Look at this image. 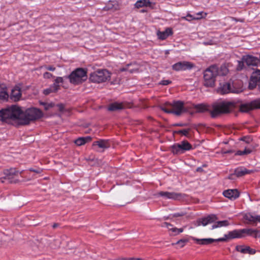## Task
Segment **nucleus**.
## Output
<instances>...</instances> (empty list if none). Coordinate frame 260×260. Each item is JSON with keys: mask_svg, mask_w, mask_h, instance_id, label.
I'll use <instances>...</instances> for the list:
<instances>
[{"mask_svg": "<svg viewBox=\"0 0 260 260\" xmlns=\"http://www.w3.org/2000/svg\"><path fill=\"white\" fill-rule=\"evenodd\" d=\"M5 176L1 178V182L4 183V180H7L10 183H16L18 181L19 172L15 168H11L4 171Z\"/></svg>", "mask_w": 260, "mask_h": 260, "instance_id": "nucleus-9", "label": "nucleus"}, {"mask_svg": "<svg viewBox=\"0 0 260 260\" xmlns=\"http://www.w3.org/2000/svg\"><path fill=\"white\" fill-rule=\"evenodd\" d=\"M43 77L45 79H49L53 77V75L52 74L49 73V72H45L43 74Z\"/></svg>", "mask_w": 260, "mask_h": 260, "instance_id": "nucleus-45", "label": "nucleus"}, {"mask_svg": "<svg viewBox=\"0 0 260 260\" xmlns=\"http://www.w3.org/2000/svg\"><path fill=\"white\" fill-rule=\"evenodd\" d=\"M160 226L161 227H166V226H171V223H168V222H164L162 223Z\"/></svg>", "mask_w": 260, "mask_h": 260, "instance_id": "nucleus-53", "label": "nucleus"}, {"mask_svg": "<svg viewBox=\"0 0 260 260\" xmlns=\"http://www.w3.org/2000/svg\"><path fill=\"white\" fill-rule=\"evenodd\" d=\"M194 67V64L189 61H179L172 66L173 70L176 71H185L190 70Z\"/></svg>", "mask_w": 260, "mask_h": 260, "instance_id": "nucleus-11", "label": "nucleus"}, {"mask_svg": "<svg viewBox=\"0 0 260 260\" xmlns=\"http://www.w3.org/2000/svg\"><path fill=\"white\" fill-rule=\"evenodd\" d=\"M257 146L256 144H250L248 147H245V149L243 151H237L235 155H244L251 153L253 150Z\"/></svg>", "mask_w": 260, "mask_h": 260, "instance_id": "nucleus-23", "label": "nucleus"}, {"mask_svg": "<svg viewBox=\"0 0 260 260\" xmlns=\"http://www.w3.org/2000/svg\"><path fill=\"white\" fill-rule=\"evenodd\" d=\"M236 238H242L241 229L230 231L227 234L224 235V237L220 238V239H224V241H226L227 240Z\"/></svg>", "mask_w": 260, "mask_h": 260, "instance_id": "nucleus-15", "label": "nucleus"}, {"mask_svg": "<svg viewBox=\"0 0 260 260\" xmlns=\"http://www.w3.org/2000/svg\"><path fill=\"white\" fill-rule=\"evenodd\" d=\"M191 239L197 244L202 245H208L211 244L214 242H224V239H212V238H203L198 239L195 237H191Z\"/></svg>", "mask_w": 260, "mask_h": 260, "instance_id": "nucleus-12", "label": "nucleus"}, {"mask_svg": "<svg viewBox=\"0 0 260 260\" xmlns=\"http://www.w3.org/2000/svg\"><path fill=\"white\" fill-rule=\"evenodd\" d=\"M158 37L159 39L161 40H165L168 38V35H166L164 31L163 32H159L157 34Z\"/></svg>", "mask_w": 260, "mask_h": 260, "instance_id": "nucleus-36", "label": "nucleus"}, {"mask_svg": "<svg viewBox=\"0 0 260 260\" xmlns=\"http://www.w3.org/2000/svg\"><path fill=\"white\" fill-rule=\"evenodd\" d=\"M92 145L93 146H98L99 148L102 149V150H99V151L103 152L105 149L110 147V144L108 140L100 139L94 142Z\"/></svg>", "mask_w": 260, "mask_h": 260, "instance_id": "nucleus-17", "label": "nucleus"}, {"mask_svg": "<svg viewBox=\"0 0 260 260\" xmlns=\"http://www.w3.org/2000/svg\"><path fill=\"white\" fill-rule=\"evenodd\" d=\"M260 81V70H256L251 76L249 86L252 88L255 86L256 84Z\"/></svg>", "mask_w": 260, "mask_h": 260, "instance_id": "nucleus-20", "label": "nucleus"}, {"mask_svg": "<svg viewBox=\"0 0 260 260\" xmlns=\"http://www.w3.org/2000/svg\"><path fill=\"white\" fill-rule=\"evenodd\" d=\"M133 65L132 63H129L126 64L125 67H123L120 69V71L121 72H124V71H128L129 73H133L134 72H137L138 71L137 69L136 68H133V69H129V67L130 66H132Z\"/></svg>", "mask_w": 260, "mask_h": 260, "instance_id": "nucleus-32", "label": "nucleus"}, {"mask_svg": "<svg viewBox=\"0 0 260 260\" xmlns=\"http://www.w3.org/2000/svg\"><path fill=\"white\" fill-rule=\"evenodd\" d=\"M175 126H185L187 125V123H177L173 124Z\"/></svg>", "mask_w": 260, "mask_h": 260, "instance_id": "nucleus-50", "label": "nucleus"}, {"mask_svg": "<svg viewBox=\"0 0 260 260\" xmlns=\"http://www.w3.org/2000/svg\"><path fill=\"white\" fill-rule=\"evenodd\" d=\"M141 12H145V11L144 10H142Z\"/></svg>", "mask_w": 260, "mask_h": 260, "instance_id": "nucleus-59", "label": "nucleus"}, {"mask_svg": "<svg viewBox=\"0 0 260 260\" xmlns=\"http://www.w3.org/2000/svg\"><path fill=\"white\" fill-rule=\"evenodd\" d=\"M52 92H55V91L53 90L51 86L49 88L44 89L43 91V93L45 95H48Z\"/></svg>", "mask_w": 260, "mask_h": 260, "instance_id": "nucleus-37", "label": "nucleus"}, {"mask_svg": "<svg viewBox=\"0 0 260 260\" xmlns=\"http://www.w3.org/2000/svg\"><path fill=\"white\" fill-rule=\"evenodd\" d=\"M255 109H260V98L250 102L242 104L240 107V111L243 112H247Z\"/></svg>", "mask_w": 260, "mask_h": 260, "instance_id": "nucleus-10", "label": "nucleus"}, {"mask_svg": "<svg viewBox=\"0 0 260 260\" xmlns=\"http://www.w3.org/2000/svg\"><path fill=\"white\" fill-rule=\"evenodd\" d=\"M182 19L188 21H191L192 20H198L200 19V17H196L194 15H192L190 14H188L186 16L182 17Z\"/></svg>", "mask_w": 260, "mask_h": 260, "instance_id": "nucleus-34", "label": "nucleus"}, {"mask_svg": "<svg viewBox=\"0 0 260 260\" xmlns=\"http://www.w3.org/2000/svg\"><path fill=\"white\" fill-rule=\"evenodd\" d=\"M233 176V175H231V176H230L229 177V179H233V177H232V176Z\"/></svg>", "mask_w": 260, "mask_h": 260, "instance_id": "nucleus-57", "label": "nucleus"}, {"mask_svg": "<svg viewBox=\"0 0 260 260\" xmlns=\"http://www.w3.org/2000/svg\"><path fill=\"white\" fill-rule=\"evenodd\" d=\"M235 250L243 254H254L256 252L254 249L245 245H237L235 247Z\"/></svg>", "mask_w": 260, "mask_h": 260, "instance_id": "nucleus-16", "label": "nucleus"}, {"mask_svg": "<svg viewBox=\"0 0 260 260\" xmlns=\"http://www.w3.org/2000/svg\"><path fill=\"white\" fill-rule=\"evenodd\" d=\"M244 63L245 62L243 61L242 59L241 61H238V64L237 67V69L239 71L242 70L244 67Z\"/></svg>", "mask_w": 260, "mask_h": 260, "instance_id": "nucleus-38", "label": "nucleus"}, {"mask_svg": "<svg viewBox=\"0 0 260 260\" xmlns=\"http://www.w3.org/2000/svg\"><path fill=\"white\" fill-rule=\"evenodd\" d=\"M166 228H168L169 229V230L171 231V228H173V225L171 224V226H166Z\"/></svg>", "mask_w": 260, "mask_h": 260, "instance_id": "nucleus-55", "label": "nucleus"}, {"mask_svg": "<svg viewBox=\"0 0 260 260\" xmlns=\"http://www.w3.org/2000/svg\"><path fill=\"white\" fill-rule=\"evenodd\" d=\"M234 103L227 101L216 102L213 104L211 106L204 104L193 105V107L196 110L197 112L204 113L205 112H209L213 118H215L222 114H226L231 112L234 108Z\"/></svg>", "mask_w": 260, "mask_h": 260, "instance_id": "nucleus-2", "label": "nucleus"}, {"mask_svg": "<svg viewBox=\"0 0 260 260\" xmlns=\"http://www.w3.org/2000/svg\"><path fill=\"white\" fill-rule=\"evenodd\" d=\"M217 220V217L214 214H211L206 217L199 218L197 220L196 225L197 226H206L208 224L214 223L212 225V230L214 229L221 228L223 226H227L230 225V223L228 220H224L222 221H216Z\"/></svg>", "mask_w": 260, "mask_h": 260, "instance_id": "nucleus-3", "label": "nucleus"}, {"mask_svg": "<svg viewBox=\"0 0 260 260\" xmlns=\"http://www.w3.org/2000/svg\"><path fill=\"white\" fill-rule=\"evenodd\" d=\"M66 78L69 79L71 83L78 85L86 80L87 72L85 70L82 68H77Z\"/></svg>", "mask_w": 260, "mask_h": 260, "instance_id": "nucleus-5", "label": "nucleus"}, {"mask_svg": "<svg viewBox=\"0 0 260 260\" xmlns=\"http://www.w3.org/2000/svg\"><path fill=\"white\" fill-rule=\"evenodd\" d=\"M242 141H244L245 143L250 144L252 141V139L250 137H244L241 139Z\"/></svg>", "mask_w": 260, "mask_h": 260, "instance_id": "nucleus-41", "label": "nucleus"}, {"mask_svg": "<svg viewBox=\"0 0 260 260\" xmlns=\"http://www.w3.org/2000/svg\"><path fill=\"white\" fill-rule=\"evenodd\" d=\"M244 218L249 223L256 225L257 222H260V215H253L250 213H246L244 215Z\"/></svg>", "mask_w": 260, "mask_h": 260, "instance_id": "nucleus-22", "label": "nucleus"}, {"mask_svg": "<svg viewBox=\"0 0 260 260\" xmlns=\"http://www.w3.org/2000/svg\"><path fill=\"white\" fill-rule=\"evenodd\" d=\"M58 225L59 224L58 223H54L53 225H52V227L53 228L55 229L57 228Z\"/></svg>", "mask_w": 260, "mask_h": 260, "instance_id": "nucleus-54", "label": "nucleus"}, {"mask_svg": "<svg viewBox=\"0 0 260 260\" xmlns=\"http://www.w3.org/2000/svg\"><path fill=\"white\" fill-rule=\"evenodd\" d=\"M184 215V213L183 212L181 213H176L172 215L173 217H177L182 216Z\"/></svg>", "mask_w": 260, "mask_h": 260, "instance_id": "nucleus-49", "label": "nucleus"}, {"mask_svg": "<svg viewBox=\"0 0 260 260\" xmlns=\"http://www.w3.org/2000/svg\"><path fill=\"white\" fill-rule=\"evenodd\" d=\"M217 76H225L229 73V69L225 64H222L219 68L216 66Z\"/></svg>", "mask_w": 260, "mask_h": 260, "instance_id": "nucleus-27", "label": "nucleus"}, {"mask_svg": "<svg viewBox=\"0 0 260 260\" xmlns=\"http://www.w3.org/2000/svg\"><path fill=\"white\" fill-rule=\"evenodd\" d=\"M157 195L165 199L179 200L183 197V194L181 193L162 191L158 192Z\"/></svg>", "mask_w": 260, "mask_h": 260, "instance_id": "nucleus-13", "label": "nucleus"}, {"mask_svg": "<svg viewBox=\"0 0 260 260\" xmlns=\"http://www.w3.org/2000/svg\"><path fill=\"white\" fill-rule=\"evenodd\" d=\"M41 104L45 106V109L46 110H48L49 107H51V106H50V105H47L46 103L43 102L41 103Z\"/></svg>", "mask_w": 260, "mask_h": 260, "instance_id": "nucleus-52", "label": "nucleus"}, {"mask_svg": "<svg viewBox=\"0 0 260 260\" xmlns=\"http://www.w3.org/2000/svg\"><path fill=\"white\" fill-rule=\"evenodd\" d=\"M171 231L174 233V235H177L183 231L182 228L178 229L177 228H172Z\"/></svg>", "mask_w": 260, "mask_h": 260, "instance_id": "nucleus-35", "label": "nucleus"}, {"mask_svg": "<svg viewBox=\"0 0 260 260\" xmlns=\"http://www.w3.org/2000/svg\"><path fill=\"white\" fill-rule=\"evenodd\" d=\"M9 94L7 91L6 88L2 87L0 91V100L7 101L8 99Z\"/></svg>", "mask_w": 260, "mask_h": 260, "instance_id": "nucleus-31", "label": "nucleus"}, {"mask_svg": "<svg viewBox=\"0 0 260 260\" xmlns=\"http://www.w3.org/2000/svg\"><path fill=\"white\" fill-rule=\"evenodd\" d=\"M187 242V240H185V239H181L180 240H179L177 242V244L179 245H180V247H183L185 243Z\"/></svg>", "mask_w": 260, "mask_h": 260, "instance_id": "nucleus-39", "label": "nucleus"}, {"mask_svg": "<svg viewBox=\"0 0 260 260\" xmlns=\"http://www.w3.org/2000/svg\"><path fill=\"white\" fill-rule=\"evenodd\" d=\"M56 83L59 84V83H62L63 82V78L60 77H58L56 78L54 81Z\"/></svg>", "mask_w": 260, "mask_h": 260, "instance_id": "nucleus-46", "label": "nucleus"}, {"mask_svg": "<svg viewBox=\"0 0 260 260\" xmlns=\"http://www.w3.org/2000/svg\"><path fill=\"white\" fill-rule=\"evenodd\" d=\"M119 9V5L117 2L109 1L103 10L104 11H115Z\"/></svg>", "mask_w": 260, "mask_h": 260, "instance_id": "nucleus-24", "label": "nucleus"}, {"mask_svg": "<svg viewBox=\"0 0 260 260\" xmlns=\"http://www.w3.org/2000/svg\"><path fill=\"white\" fill-rule=\"evenodd\" d=\"M164 32L166 34V35H168V37L171 35L172 34H173V32H172V30L171 28H167L166 30L164 31Z\"/></svg>", "mask_w": 260, "mask_h": 260, "instance_id": "nucleus-47", "label": "nucleus"}, {"mask_svg": "<svg viewBox=\"0 0 260 260\" xmlns=\"http://www.w3.org/2000/svg\"><path fill=\"white\" fill-rule=\"evenodd\" d=\"M191 149L192 145L186 140L182 141L180 143L175 144L171 147V151L174 154H182Z\"/></svg>", "mask_w": 260, "mask_h": 260, "instance_id": "nucleus-8", "label": "nucleus"}, {"mask_svg": "<svg viewBox=\"0 0 260 260\" xmlns=\"http://www.w3.org/2000/svg\"><path fill=\"white\" fill-rule=\"evenodd\" d=\"M252 171L246 169L245 168L241 167L235 169L234 174L238 177H242L246 174H250Z\"/></svg>", "mask_w": 260, "mask_h": 260, "instance_id": "nucleus-26", "label": "nucleus"}, {"mask_svg": "<svg viewBox=\"0 0 260 260\" xmlns=\"http://www.w3.org/2000/svg\"><path fill=\"white\" fill-rule=\"evenodd\" d=\"M202 170V169L201 167H199L197 169V171H198V172L201 171Z\"/></svg>", "mask_w": 260, "mask_h": 260, "instance_id": "nucleus-56", "label": "nucleus"}, {"mask_svg": "<svg viewBox=\"0 0 260 260\" xmlns=\"http://www.w3.org/2000/svg\"><path fill=\"white\" fill-rule=\"evenodd\" d=\"M51 86L52 87L53 90L55 92H56L59 89V85L56 83L55 81L54 83L51 85Z\"/></svg>", "mask_w": 260, "mask_h": 260, "instance_id": "nucleus-40", "label": "nucleus"}, {"mask_svg": "<svg viewBox=\"0 0 260 260\" xmlns=\"http://www.w3.org/2000/svg\"><path fill=\"white\" fill-rule=\"evenodd\" d=\"M21 97V92L20 88L17 86H15L11 91L10 99L15 101H19Z\"/></svg>", "mask_w": 260, "mask_h": 260, "instance_id": "nucleus-21", "label": "nucleus"}, {"mask_svg": "<svg viewBox=\"0 0 260 260\" xmlns=\"http://www.w3.org/2000/svg\"><path fill=\"white\" fill-rule=\"evenodd\" d=\"M216 65H212L207 68L204 72V85L207 87L214 85L217 77Z\"/></svg>", "mask_w": 260, "mask_h": 260, "instance_id": "nucleus-6", "label": "nucleus"}, {"mask_svg": "<svg viewBox=\"0 0 260 260\" xmlns=\"http://www.w3.org/2000/svg\"><path fill=\"white\" fill-rule=\"evenodd\" d=\"M242 59L245 63L248 66H257L259 63V59L255 56L250 55H244L242 57Z\"/></svg>", "mask_w": 260, "mask_h": 260, "instance_id": "nucleus-14", "label": "nucleus"}, {"mask_svg": "<svg viewBox=\"0 0 260 260\" xmlns=\"http://www.w3.org/2000/svg\"><path fill=\"white\" fill-rule=\"evenodd\" d=\"M57 107L58 108V109L59 111L62 112L64 110V105L62 104H58Z\"/></svg>", "mask_w": 260, "mask_h": 260, "instance_id": "nucleus-51", "label": "nucleus"}, {"mask_svg": "<svg viewBox=\"0 0 260 260\" xmlns=\"http://www.w3.org/2000/svg\"><path fill=\"white\" fill-rule=\"evenodd\" d=\"M203 12H200L199 13H196L194 16H196V17H200V19H201L207 15V13H204L205 16H203Z\"/></svg>", "mask_w": 260, "mask_h": 260, "instance_id": "nucleus-42", "label": "nucleus"}, {"mask_svg": "<svg viewBox=\"0 0 260 260\" xmlns=\"http://www.w3.org/2000/svg\"><path fill=\"white\" fill-rule=\"evenodd\" d=\"M124 108V106L122 103H113L110 104L108 106V109L109 111H114L118 110H121Z\"/></svg>", "mask_w": 260, "mask_h": 260, "instance_id": "nucleus-28", "label": "nucleus"}, {"mask_svg": "<svg viewBox=\"0 0 260 260\" xmlns=\"http://www.w3.org/2000/svg\"><path fill=\"white\" fill-rule=\"evenodd\" d=\"M151 2L149 0H139L135 4L136 8L139 9L144 7L150 6Z\"/></svg>", "mask_w": 260, "mask_h": 260, "instance_id": "nucleus-29", "label": "nucleus"}, {"mask_svg": "<svg viewBox=\"0 0 260 260\" xmlns=\"http://www.w3.org/2000/svg\"><path fill=\"white\" fill-rule=\"evenodd\" d=\"M223 195L231 200H235L239 197V192L237 189H228L223 192Z\"/></svg>", "mask_w": 260, "mask_h": 260, "instance_id": "nucleus-19", "label": "nucleus"}, {"mask_svg": "<svg viewBox=\"0 0 260 260\" xmlns=\"http://www.w3.org/2000/svg\"><path fill=\"white\" fill-rule=\"evenodd\" d=\"M190 128L183 129L174 132V134H181L183 136L188 137L189 133L190 131Z\"/></svg>", "mask_w": 260, "mask_h": 260, "instance_id": "nucleus-33", "label": "nucleus"}, {"mask_svg": "<svg viewBox=\"0 0 260 260\" xmlns=\"http://www.w3.org/2000/svg\"><path fill=\"white\" fill-rule=\"evenodd\" d=\"M91 140V138L90 137H80L75 141V143L78 146H81Z\"/></svg>", "mask_w": 260, "mask_h": 260, "instance_id": "nucleus-30", "label": "nucleus"}, {"mask_svg": "<svg viewBox=\"0 0 260 260\" xmlns=\"http://www.w3.org/2000/svg\"><path fill=\"white\" fill-rule=\"evenodd\" d=\"M161 109L166 113H173L176 115H180L185 111L184 103L180 101L166 103L161 107Z\"/></svg>", "mask_w": 260, "mask_h": 260, "instance_id": "nucleus-4", "label": "nucleus"}, {"mask_svg": "<svg viewBox=\"0 0 260 260\" xmlns=\"http://www.w3.org/2000/svg\"><path fill=\"white\" fill-rule=\"evenodd\" d=\"M44 68L46 70L50 71H54L55 70V68L53 66H46L44 67Z\"/></svg>", "mask_w": 260, "mask_h": 260, "instance_id": "nucleus-48", "label": "nucleus"}, {"mask_svg": "<svg viewBox=\"0 0 260 260\" xmlns=\"http://www.w3.org/2000/svg\"><path fill=\"white\" fill-rule=\"evenodd\" d=\"M171 81L169 80H161L160 82V84L163 85H167L170 83H171Z\"/></svg>", "mask_w": 260, "mask_h": 260, "instance_id": "nucleus-43", "label": "nucleus"}, {"mask_svg": "<svg viewBox=\"0 0 260 260\" xmlns=\"http://www.w3.org/2000/svg\"><path fill=\"white\" fill-rule=\"evenodd\" d=\"M111 73L107 70H98L90 75V80L94 83H102L110 79Z\"/></svg>", "mask_w": 260, "mask_h": 260, "instance_id": "nucleus-7", "label": "nucleus"}, {"mask_svg": "<svg viewBox=\"0 0 260 260\" xmlns=\"http://www.w3.org/2000/svg\"><path fill=\"white\" fill-rule=\"evenodd\" d=\"M133 260H142V259H140V258H136V259L133 258Z\"/></svg>", "mask_w": 260, "mask_h": 260, "instance_id": "nucleus-58", "label": "nucleus"}, {"mask_svg": "<svg viewBox=\"0 0 260 260\" xmlns=\"http://www.w3.org/2000/svg\"><path fill=\"white\" fill-rule=\"evenodd\" d=\"M237 90L232 88L230 83H225L220 86V92L222 94H226L229 92H237Z\"/></svg>", "mask_w": 260, "mask_h": 260, "instance_id": "nucleus-25", "label": "nucleus"}, {"mask_svg": "<svg viewBox=\"0 0 260 260\" xmlns=\"http://www.w3.org/2000/svg\"><path fill=\"white\" fill-rule=\"evenodd\" d=\"M42 116V112L35 108L27 109L24 112L20 107L13 105L0 110V121L12 125H28Z\"/></svg>", "mask_w": 260, "mask_h": 260, "instance_id": "nucleus-1", "label": "nucleus"}, {"mask_svg": "<svg viewBox=\"0 0 260 260\" xmlns=\"http://www.w3.org/2000/svg\"><path fill=\"white\" fill-rule=\"evenodd\" d=\"M241 230L242 238L247 236H252L254 238L260 236V235H258L259 232L258 230L252 229H243Z\"/></svg>", "mask_w": 260, "mask_h": 260, "instance_id": "nucleus-18", "label": "nucleus"}, {"mask_svg": "<svg viewBox=\"0 0 260 260\" xmlns=\"http://www.w3.org/2000/svg\"><path fill=\"white\" fill-rule=\"evenodd\" d=\"M29 170L31 172H35L37 174H40L42 172V170L41 169H34L33 168H30Z\"/></svg>", "mask_w": 260, "mask_h": 260, "instance_id": "nucleus-44", "label": "nucleus"}]
</instances>
